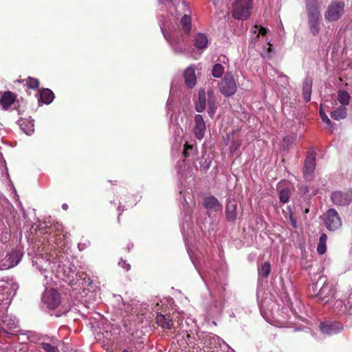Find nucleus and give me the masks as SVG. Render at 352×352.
I'll list each match as a JSON object with an SVG mask.
<instances>
[{"label": "nucleus", "mask_w": 352, "mask_h": 352, "mask_svg": "<svg viewBox=\"0 0 352 352\" xmlns=\"http://www.w3.org/2000/svg\"><path fill=\"white\" fill-rule=\"evenodd\" d=\"M23 254L19 250H13L1 260V267L3 270L10 269L16 266L21 261Z\"/></svg>", "instance_id": "obj_10"}, {"label": "nucleus", "mask_w": 352, "mask_h": 352, "mask_svg": "<svg viewBox=\"0 0 352 352\" xmlns=\"http://www.w3.org/2000/svg\"><path fill=\"white\" fill-rule=\"evenodd\" d=\"M206 108V93L204 90H199L198 101L195 103V109L198 112H202Z\"/></svg>", "instance_id": "obj_27"}, {"label": "nucleus", "mask_w": 352, "mask_h": 352, "mask_svg": "<svg viewBox=\"0 0 352 352\" xmlns=\"http://www.w3.org/2000/svg\"><path fill=\"white\" fill-rule=\"evenodd\" d=\"M118 265L125 269L126 271L129 270L130 269V265L129 263H126V261L122 260L119 262Z\"/></svg>", "instance_id": "obj_42"}, {"label": "nucleus", "mask_w": 352, "mask_h": 352, "mask_svg": "<svg viewBox=\"0 0 352 352\" xmlns=\"http://www.w3.org/2000/svg\"><path fill=\"white\" fill-rule=\"evenodd\" d=\"M344 3L342 1L333 0L324 12V19L327 22L338 21L343 14Z\"/></svg>", "instance_id": "obj_4"}, {"label": "nucleus", "mask_w": 352, "mask_h": 352, "mask_svg": "<svg viewBox=\"0 0 352 352\" xmlns=\"http://www.w3.org/2000/svg\"><path fill=\"white\" fill-rule=\"evenodd\" d=\"M331 116L333 119L340 120L346 117V108L345 107L340 106L336 109L331 112Z\"/></svg>", "instance_id": "obj_28"}, {"label": "nucleus", "mask_w": 352, "mask_h": 352, "mask_svg": "<svg viewBox=\"0 0 352 352\" xmlns=\"http://www.w3.org/2000/svg\"><path fill=\"white\" fill-rule=\"evenodd\" d=\"M312 291L311 294L317 298V300L328 304L332 301L333 299L336 298V295L338 294L336 292V286L333 283L324 280L322 285L320 289L318 290V283H313L311 285Z\"/></svg>", "instance_id": "obj_2"}, {"label": "nucleus", "mask_w": 352, "mask_h": 352, "mask_svg": "<svg viewBox=\"0 0 352 352\" xmlns=\"http://www.w3.org/2000/svg\"><path fill=\"white\" fill-rule=\"evenodd\" d=\"M40 347L45 352H59L57 346L47 342H41L40 344Z\"/></svg>", "instance_id": "obj_36"}, {"label": "nucleus", "mask_w": 352, "mask_h": 352, "mask_svg": "<svg viewBox=\"0 0 352 352\" xmlns=\"http://www.w3.org/2000/svg\"><path fill=\"white\" fill-rule=\"evenodd\" d=\"M241 145V142L239 140H234L230 146V151L234 153L237 151Z\"/></svg>", "instance_id": "obj_40"}, {"label": "nucleus", "mask_w": 352, "mask_h": 352, "mask_svg": "<svg viewBox=\"0 0 352 352\" xmlns=\"http://www.w3.org/2000/svg\"><path fill=\"white\" fill-rule=\"evenodd\" d=\"M237 89L234 76L231 73H226L221 81L219 83V90L225 96H233Z\"/></svg>", "instance_id": "obj_6"}, {"label": "nucleus", "mask_w": 352, "mask_h": 352, "mask_svg": "<svg viewBox=\"0 0 352 352\" xmlns=\"http://www.w3.org/2000/svg\"><path fill=\"white\" fill-rule=\"evenodd\" d=\"M320 329L323 333L328 335L336 334L343 329V326L340 322H324L321 323Z\"/></svg>", "instance_id": "obj_14"}, {"label": "nucleus", "mask_w": 352, "mask_h": 352, "mask_svg": "<svg viewBox=\"0 0 352 352\" xmlns=\"http://www.w3.org/2000/svg\"><path fill=\"white\" fill-rule=\"evenodd\" d=\"M161 30L162 31V33L164 34V38L170 43L172 45V47H173L174 50L177 52H182L183 51V47L182 45H179V41L175 42L174 41H170L168 34L164 31V28L161 27Z\"/></svg>", "instance_id": "obj_33"}, {"label": "nucleus", "mask_w": 352, "mask_h": 352, "mask_svg": "<svg viewBox=\"0 0 352 352\" xmlns=\"http://www.w3.org/2000/svg\"><path fill=\"white\" fill-rule=\"evenodd\" d=\"M15 100V96L11 91H6L0 98V102L4 109L11 106Z\"/></svg>", "instance_id": "obj_24"}, {"label": "nucleus", "mask_w": 352, "mask_h": 352, "mask_svg": "<svg viewBox=\"0 0 352 352\" xmlns=\"http://www.w3.org/2000/svg\"><path fill=\"white\" fill-rule=\"evenodd\" d=\"M157 324L163 329H170L173 327V322L170 316L159 314L156 316Z\"/></svg>", "instance_id": "obj_20"}, {"label": "nucleus", "mask_w": 352, "mask_h": 352, "mask_svg": "<svg viewBox=\"0 0 352 352\" xmlns=\"http://www.w3.org/2000/svg\"><path fill=\"white\" fill-rule=\"evenodd\" d=\"M194 45L198 50H205L208 45L207 36L202 33H197L194 36Z\"/></svg>", "instance_id": "obj_19"}, {"label": "nucleus", "mask_w": 352, "mask_h": 352, "mask_svg": "<svg viewBox=\"0 0 352 352\" xmlns=\"http://www.w3.org/2000/svg\"><path fill=\"white\" fill-rule=\"evenodd\" d=\"M316 167L315 155L313 152H309L305 160L303 174L307 180H311Z\"/></svg>", "instance_id": "obj_13"}, {"label": "nucleus", "mask_w": 352, "mask_h": 352, "mask_svg": "<svg viewBox=\"0 0 352 352\" xmlns=\"http://www.w3.org/2000/svg\"><path fill=\"white\" fill-rule=\"evenodd\" d=\"M78 247L80 250H82L86 248V244L80 243H78Z\"/></svg>", "instance_id": "obj_44"}, {"label": "nucleus", "mask_w": 352, "mask_h": 352, "mask_svg": "<svg viewBox=\"0 0 352 352\" xmlns=\"http://www.w3.org/2000/svg\"><path fill=\"white\" fill-rule=\"evenodd\" d=\"M322 279H323V278H322V277H320V279H319V281H322Z\"/></svg>", "instance_id": "obj_48"}, {"label": "nucleus", "mask_w": 352, "mask_h": 352, "mask_svg": "<svg viewBox=\"0 0 352 352\" xmlns=\"http://www.w3.org/2000/svg\"><path fill=\"white\" fill-rule=\"evenodd\" d=\"M306 8L309 30L314 36H316L321 29L320 6L316 0H307Z\"/></svg>", "instance_id": "obj_1"}, {"label": "nucleus", "mask_w": 352, "mask_h": 352, "mask_svg": "<svg viewBox=\"0 0 352 352\" xmlns=\"http://www.w3.org/2000/svg\"><path fill=\"white\" fill-rule=\"evenodd\" d=\"M19 125L23 131L27 135H31L34 132V125L32 121L21 119L19 121Z\"/></svg>", "instance_id": "obj_26"}, {"label": "nucleus", "mask_w": 352, "mask_h": 352, "mask_svg": "<svg viewBox=\"0 0 352 352\" xmlns=\"http://www.w3.org/2000/svg\"><path fill=\"white\" fill-rule=\"evenodd\" d=\"M271 272V265L269 262H265L258 269L259 274L267 277Z\"/></svg>", "instance_id": "obj_34"}, {"label": "nucleus", "mask_w": 352, "mask_h": 352, "mask_svg": "<svg viewBox=\"0 0 352 352\" xmlns=\"http://www.w3.org/2000/svg\"><path fill=\"white\" fill-rule=\"evenodd\" d=\"M194 133L197 139L201 140L205 134L206 124L201 115H196L195 117Z\"/></svg>", "instance_id": "obj_15"}, {"label": "nucleus", "mask_w": 352, "mask_h": 352, "mask_svg": "<svg viewBox=\"0 0 352 352\" xmlns=\"http://www.w3.org/2000/svg\"><path fill=\"white\" fill-rule=\"evenodd\" d=\"M288 218L290 221V223L292 226V227L294 228H297V221H296V219L294 217L292 212H289Z\"/></svg>", "instance_id": "obj_41"}, {"label": "nucleus", "mask_w": 352, "mask_h": 352, "mask_svg": "<svg viewBox=\"0 0 352 352\" xmlns=\"http://www.w3.org/2000/svg\"><path fill=\"white\" fill-rule=\"evenodd\" d=\"M313 81L311 78L307 77L303 82L302 96L305 102H309L311 100V88Z\"/></svg>", "instance_id": "obj_22"}, {"label": "nucleus", "mask_w": 352, "mask_h": 352, "mask_svg": "<svg viewBox=\"0 0 352 352\" xmlns=\"http://www.w3.org/2000/svg\"><path fill=\"white\" fill-rule=\"evenodd\" d=\"M268 45H269V46L267 47V54H270L272 52V45L270 43H268Z\"/></svg>", "instance_id": "obj_45"}, {"label": "nucleus", "mask_w": 352, "mask_h": 352, "mask_svg": "<svg viewBox=\"0 0 352 352\" xmlns=\"http://www.w3.org/2000/svg\"><path fill=\"white\" fill-rule=\"evenodd\" d=\"M184 79L186 86L192 88L197 83V77L195 75V69L192 67H188L184 72Z\"/></svg>", "instance_id": "obj_17"}, {"label": "nucleus", "mask_w": 352, "mask_h": 352, "mask_svg": "<svg viewBox=\"0 0 352 352\" xmlns=\"http://www.w3.org/2000/svg\"><path fill=\"white\" fill-rule=\"evenodd\" d=\"M234 135V132H232V133H229V134H228V135H227V138H228V139H230V138H231V137H232V138H233Z\"/></svg>", "instance_id": "obj_46"}, {"label": "nucleus", "mask_w": 352, "mask_h": 352, "mask_svg": "<svg viewBox=\"0 0 352 352\" xmlns=\"http://www.w3.org/2000/svg\"><path fill=\"white\" fill-rule=\"evenodd\" d=\"M208 114L210 115V117H212L217 109V103L216 102L213 91H208Z\"/></svg>", "instance_id": "obj_25"}, {"label": "nucleus", "mask_w": 352, "mask_h": 352, "mask_svg": "<svg viewBox=\"0 0 352 352\" xmlns=\"http://www.w3.org/2000/svg\"><path fill=\"white\" fill-rule=\"evenodd\" d=\"M40 98L43 102L48 104L53 101L54 95L50 89H45L41 92Z\"/></svg>", "instance_id": "obj_29"}, {"label": "nucleus", "mask_w": 352, "mask_h": 352, "mask_svg": "<svg viewBox=\"0 0 352 352\" xmlns=\"http://www.w3.org/2000/svg\"><path fill=\"white\" fill-rule=\"evenodd\" d=\"M228 58L224 55H221L218 58V61L220 63L214 65L212 69V75L213 77L219 78L225 72V67L221 65V63L226 64L228 61Z\"/></svg>", "instance_id": "obj_16"}, {"label": "nucleus", "mask_w": 352, "mask_h": 352, "mask_svg": "<svg viewBox=\"0 0 352 352\" xmlns=\"http://www.w3.org/2000/svg\"><path fill=\"white\" fill-rule=\"evenodd\" d=\"M1 322L8 330H12L14 332L18 331L19 321L15 317L6 315L1 318Z\"/></svg>", "instance_id": "obj_18"}, {"label": "nucleus", "mask_w": 352, "mask_h": 352, "mask_svg": "<svg viewBox=\"0 0 352 352\" xmlns=\"http://www.w3.org/2000/svg\"><path fill=\"white\" fill-rule=\"evenodd\" d=\"M309 212V210H308V209H306V210H305V212L307 213V212Z\"/></svg>", "instance_id": "obj_49"}, {"label": "nucleus", "mask_w": 352, "mask_h": 352, "mask_svg": "<svg viewBox=\"0 0 352 352\" xmlns=\"http://www.w3.org/2000/svg\"><path fill=\"white\" fill-rule=\"evenodd\" d=\"M327 240V234L324 233L322 234L320 236L319 243L317 246V252L319 254H323L326 252Z\"/></svg>", "instance_id": "obj_32"}, {"label": "nucleus", "mask_w": 352, "mask_h": 352, "mask_svg": "<svg viewBox=\"0 0 352 352\" xmlns=\"http://www.w3.org/2000/svg\"><path fill=\"white\" fill-rule=\"evenodd\" d=\"M285 217L287 218V214H285Z\"/></svg>", "instance_id": "obj_51"}, {"label": "nucleus", "mask_w": 352, "mask_h": 352, "mask_svg": "<svg viewBox=\"0 0 352 352\" xmlns=\"http://www.w3.org/2000/svg\"><path fill=\"white\" fill-rule=\"evenodd\" d=\"M252 0H236L232 5V16L238 20H245L250 15Z\"/></svg>", "instance_id": "obj_3"}, {"label": "nucleus", "mask_w": 352, "mask_h": 352, "mask_svg": "<svg viewBox=\"0 0 352 352\" xmlns=\"http://www.w3.org/2000/svg\"><path fill=\"white\" fill-rule=\"evenodd\" d=\"M180 23L182 26L184 33L188 34L191 29V17L188 14H185L182 17Z\"/></svg>", "instance_id": "obj_30"}, {"label": "nucleus", "mask_w": 352, "mask_h": 352, "mask_svg": "<svg viewBox=\"0 0 352 352\" xmlns=\"http://www.w3.org/2000/svg\"><path fill=\"white\" fill-rule=\"evenodd\" d=\"M62 208H63L64 210H67V208H68V206H67L66 204H63Z\"/></svg>", "instance_id": "obj_47"}, {"label": "nucleus", "mask_w": 352, "mask_h": 352, "mask_svg": "<svg viewBox=\"0 0 352 352\" xmlns=\"http://www.w3.org/2000/svg\"><path fill=\"white\" fill-rule=\"evenodd\" d=\"M335 299L336 300L332 305V309L334 312L339 314H345L350 311L352 307V300H351L348 293H338Z\"/></svg>", "instance_id": "obj_5"}, {"label": "nucleus", "mask_w": 352, "mask_h": 352, "mask_svg": "<svg viewBox=\"0 0 352 352\" xmlns=\"http://www.w3.org/2000/svg\"><path fill=\"white\" fill-rule=\"evenodd\" d=\"M27 85L29 88L36 89L38 87L39 82L38 80L36 78H29L27 80Z\"/></svg>", "instance_id": "obj_38"}, {"label": "nucleus", "mask_w": 352, "mask_h": 352, "mask_svg": "<svg viewBox=\"0 0 352 352\" xmlns=\"http://www.w3.org/2000/svg\"><path fill=\"white\" fill-rule=\"evenodd\" d=\"M254 34H256V32L258 31V32L256 34V37L258 38L259 36V34H261L263 36H265L267 32V29L263 28V27H261V26H258V25H255L254 27Z\"/></svg>", "instance_id": "obj_39"}, {"label": "nucleus", "mask_w": 352, "mask_h": 352, "mask_svg": "<svg viewBox=\"0 0 352 352\" xmlns=\"http://www.w3.org/2000/svg\"><path fill=\"white\" fill-rule=\"evenodd\" d=\"M33 265L41 272V274L44 276L45 280L43 284H48L49 280L52 278L51 274V263L49 258L43 256H37L32 261Z\"/></svg>", "instance_id": "obj_7"}, {"label": "nucleus", "mask_w": 352, "mask_h": 352, "mask_svg": "<svg viewBox=\"0 0 352 352\" xmlns=\"http://www.w3.org/2000/svg\"><path fill=\"white\" fill-rule=\"evenodd\" d=\"M236 203L234 200H230L226 206V212L228 221H234L236 218Z\"/></svg>", "instance_id": "obj_21"}, {"label": "nucleus", "mask_w": 352, "mask_h": 352, "mask_svg": "<svg viewBox=\"0 0 352 352\" xmlns=\"http://www.w3.org/2000/svg\"><path fill=\"white\" fill-rule=\"evenodd\" d=\"M189 149H192V146H190L188 144H185L184 150V155H185V157L188 156V151Z\"/></svg>", "instance_id": "obj_43"}, {"label": "nucleus", "mask_w": 352, "mask_h": 352, "mask_svg": "<svg viewBox=\"0 0 352 352\" xmlns=\"http://www.w3.org/2000/svg\"><path fill=\"white\" fill-rule=\"evenodd\" d=\"M337 99L341 104V106L345 107L349 104L350 96L349 94L344 90H339L338 92Z\"/></svg>", "instance_id": "obj_31"}, {"label": "nucleus", "mask_w": 352, "mask_h": 352, "mask_svg": "<svg viewBox=\"0 0 352 352\" xmlns=\"http://www.w3.org/2000/svg\"><path fill=\"white\" fill-rule=\"evenodd\" d=\"M333 203L339 206H348L352 201L351 191H335L331 196Z\"/></svg>", "instance_id": "obj_11"}, {"label": "nucleus", "mask_w": 352, "mask_h": 352, "mask_svg": "<svg viewBox=\"0 0 352 352\" xmlns=\"http://www.w3.org/2000/svg\"><path fill=\"white\" fill-rule=\"evenodd\" d=\"M206 208L210 211H218L221 209V206L218 200L214 197H207L204 200Z\"/></svg>", "instance_id": "obj_23"}, {"label": "nucleus", "mask_w": 352, "mask_h": 352, "mask_svg": "<svg viewBox=\"0 0 352 352\" xmlns=\"http://www.w3.org/2000/svg\"><path fill=\"white\" fill-rule=\"evenodd\" d=\"M320 116L322 120L328 125V126L330 128V129H331L333 128L332 122L330 120V119L328 118V116L325 114L324 111L322 110V106L320 107Z\"/></svg>", "instance_id": "obj_37"}, {"label": "nucleus", "mask_w": 352, "mask_h": 352, "mask_svg": "<svg viewBox=\"0 0 352 352\" xmlns=\"http://www.w3.org/2000/svg\"><path fill=\"white\" fill-rule=\"evenodd\" d=\"M3 331L5 332V333H8V331L5 329H3Z\"/></svg>", "instance_id": "obj_50"}, {"label": "nucleus", "mask_w": 352, "mask_h": 352, "mask_svg": "<svg viewBox=\"0 0 352 352\" xmlns=\"http://www.w3.org/2000/svg\"><path fill=\"white\" fill-rule=\"evenodd\" d=\"M42 300L49 309H54L60 304V295L54 289H45Z\"/></svg>", "instance_id": "obj_9"}, {"label": "nucleus", "mask_w": 352, "mask_h": 352, "mask_svg": "<svg viewBox=\"0 0 352 352\" xmlns=\"http://www.w3.org/2000/svg\"><path fill=\"white\" fill-rule=\"evenodd\" d=\"M324 226L329 230H336L342 226L341 219L335 209H329L324 214Z\"/></svg>", "instance_id": "obj_8"}, {"label": "nucleus", "mask_w": 352, "mask_h": 352, "mask_svg": "<svg viewBox=\"0 0 352 352\" xmlns=\"http://www.w3.org/2000/svg\"><path fill=\"white\" fill-rule=\"evenodd\" d=\"M290 197V190L289 188H283L279 193V199L283 204L287 203Z\"/></svg>", "instance_id": "obj_35"}, {"label": "nucleus", "mask_w": 352, "mask_h": 352, "mask_svg": "<svg viewBox=\"0 0 352 352\" xmlns=\"http://www.w3.org/2000/svg\"><path fill=\"white\" fill-rule=\"evenodd\" d=\"M229 346L223 341L219 337L213 336L208 338V344L204 352H219V349L221 351L228 349Z\"/></svg>", "instance_id": "obj_12"}]
</instances>
